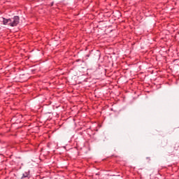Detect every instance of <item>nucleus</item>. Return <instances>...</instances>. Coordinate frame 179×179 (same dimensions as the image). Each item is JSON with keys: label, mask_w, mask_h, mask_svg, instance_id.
Segmentation results:
<instances>
[{"label": "nucleus", "mask_w": 179, "mask_h": 179, "mask_svg": "<svg viewBox=\"0 0 179 179\" xmlns=\"http://www.w3.org/2000/svg\"><path fill=\"white\" fill-rule=\"evenodd\" d=\"M10 20L9 25L11 26V27H15L19 24L20 18L19 16H15L14 17L10 18Z\"/></svg>", "instance_id": "f257e3e1"}, {"label": "nucleus", "mask_w": 179, "mask_h": 179, "mask_svg": "<svg viewBox=\"0 0 179 179\" xmlns=\"http://www.w3.org/2000/svg\"><path fill=\"white\" fill-rule=\"evenodd\" d=\"M9 23H10V19L3 17V24H9Z\"/></svg>", "instance_id": "f03ea898"}, {"label": "nucleus", "mask_w": 179, "mask_h": 179, "mask_svg": "<svg viewBox=\"0 0 179 179\" xmlns=\"http://www.w3.org/2000/svg\"><path fill=\"white\" fill-rule=\"evenodd\" d=\"M29 178V173H25L22 174L21 179H24V178Z\"/></svg>", "instance_id": "7ed1b4c3"}, {"label": "nucleus", "mask_w": 179, "mask_h": 179, "mask_svg": "<svg viewBox=\"0 0 179 179\" xmlns=\"http://www.w3.org/2000/svg\"><path fill=\"white\" fill-rule=\"evenodd\" d=\"M176 148H179L178 145H176Z\"/></svg>", "instance_id": "20e7f679"}]
</instances>
